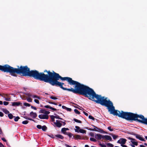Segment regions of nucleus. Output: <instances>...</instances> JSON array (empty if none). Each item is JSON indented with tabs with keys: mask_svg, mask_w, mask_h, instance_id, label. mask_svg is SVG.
<instances>
[{
	"mask_svg": "<svg viewBox=\"0 0 147 147\" xmlns=\"http://www.w3.org/2000/svg\"><path fill=\"white\" fill-rule=\"evenodd\" d=\"M62 108L63 109H67V107H66L65 106H64V105H63L62 106Z\"/></svg>",
	"mask_w": 147,
	"mask_h": 147,
	"instance_id": "57",
	"label": "nucleus"
},
{
	"mask_svg": "<svg viewBox=\"0 0 147 147\" xmlns=\"http://www.w3.org/2000/svg\"><path fill=\"white\" fill-rule=\"evenodd\" d=\"M12 105L13 106H18L21 104V103L20 102H12Z\"/></svg>",
	"mask_w": 147,
	"mask_h": 147,
	"instance_id": "14",
	"label": "nucleus"
},
{
	"mask_svg": "<svg viewBox=\"0 0 147 147\" xmlns=\"http://www.w3.org/2000/svg\"><path fill=\"white\" fill-rule=\"evenodd\" d=\"M78 132H80L83 134H86V131L83 129H80L79 130Z\"/></svg>",
	"mask_w": 147,
	"mask_h": 147,
	"instance_id": "20",
	"label": "nucleus"
},
{
	"mask_svg": "<svg viewBox=\"0 0 147 147\" xmlns=\"http://www.w3.org/2000/svg\"><path fill=\"white\" fill-rule=\"evenodd\" d=\"M52 120V121L53 122H54L55 121V118L54 116L53 115H51L50 116Z\"/></svg>",
	"mask_w": 147,
	"mask_h": 147,
	"instance_id": "34",
	"label": "nucleus"
},
{
	"mask_svg": "<svg viewBox=\"0 0 147 147\" xmlns=\"http://www.w3.org/2000/svg\"><path fill=\"white\" fill-rule=\"evenodd\" d=\"M78 82L69 77H62L59 74L53 71L48 83L53 86H59L63 90L74 93Z\"/></svg>",
	"mask_w": 147,
	"mask_h": 147,
	"instance_id": "1",
	"label": "nucleus"
},
{
	"mask_svg": "<svg viewBox=\"0 0 147 147\" xmlns=\"http://www.w3.org/2000/svg\"><path fill=\"white\" fill-rule=\"evenodd\" d=\"M74 138L75 139H81V136L78 135H75L74 136Z\"/></svg>",
	"mask_w": 147,
	"mask_h": 147,
	"instance_id": "18",
	"label": "nucleus"
},
{
	"mask_svg": "<svg viewBox=\"0 0 147 147\" xmlns=\"http://www.w3.org/2000/svg\"><path fill=\"white\" fill-rule=\"evenodd\" d=\"M3 134V131H2V130L1 129V128H0V134Z\"/></svg>",
	"mask_w": 147,
	"mask_h": 147,
	"instance_id": "59",
	"label": "nucleus"
},
{
	"mask_svg": "<svg viewBox=\"0 0 147 147\" xmlns=\"http://www.w3.org/2000/svg\"><path fill=\"white\" fill-rule=\"evenodd\" d=\"M32 97L34 98H37L39 99H40V97L38 96L35 94L33 95Z\"/></svg>",
	"mask_w": 147,
	"mask_h": 147,
	"instance_id": "28",
	"label": "nucleus"
},
{
	"mask_svg": "<svg viewBox=\"0 0 147 147\" xmlns=\"http://www.w3.org/2000/svg\"><path fill=\"white\" fill-rule=\"evenodd\" d=\"M3 104L4 105H7L9 104V102H7L4 101L3 102Z\"/></svg>",
	"mask_w": 147,
	"mask_h": 147,
	"instance_id": "47",
	"label": "nucleus"
},
{
	"mask_svg": "<svg viewBox=\"0 0 147 147\" xmlns=\"http://www.w3.org/2000/svg\"><path fill=\"white\" fill-rule=\"evenodd\" d=\"M45 111H46L45 109H40V111H39V113L45 114Z\"/></svg>",
	"mask_w": 147,
	"mask_h": 147,
	"instance_id": "26",
	"label": "nucleus"
},
{
	"mask_svg": "<svg viewBox=\"0 0 147 147\" xmlns=\"http://www.w3.org/2000/svg\"><path fill=\"white\" fill-rule=\"evenodd\" d=\"M131 134L134 135L135 136L136 138L144 142L146 141V140L144 139L142 137H141L140 135L135 133H133Z\"/></svg>",
	"mask_w": 147,
	"mask_h": 147,
	"instance_id": "8",
	"label": "nucleus"
},
{
	"mask_svg": "<svg viewBox=\"0 0 147 147\" xmlns=\"http://www.w3.org/2000/svg\"><path fill=\"white\" fill-rule=\"evenodd\" d=\"M48 135L49 137H50L51 138H55V137L54 135L52 134H49Z\"/></svg>",
	"mask_w": 147,
	"mask_h": 147,
	"instance_id": "37",
	"label": "nucleus"
},
{
	"mask_svg": "<svg viewBox=\"0 0 147 147\" xmlns=\"http://www.w3.org/2000/svg\"><path fill=\"white\" fill-rule=\"evenodd\" d=\"M107 109L110 114L118 116L119 117L125 119L127 121H134L140 123L141 115H139L132 113L127 112H124L123 111H119L115 110L113 103L111 101L107 107Z\"/></svg>",
	"mask_w": 147,
	"mask_h": 147,
	"instance_id": "4",
	"label": "nucleus"
},
{
	"mask_svg": "<svg viewBox=\"0 0 147 147\" xmlns=\"http://www.w3.org/2000/svg\"><path fill=\"white\" fill-rule=\"evenodd\" d=\"M140 147H146L145 146L142 145H140Z\"/></svg>",
	"mask_w": 147,
	"mask_h": 147,
	"instance_id": "64",
	"label": "nucleus"
},
{
	"mask_svg": "<svg viewBox=\"0 0 147 147\" xmlns=\"http://www.w3.org/2000/svg\"><path fill=\"white\" fill-rule=\"evenodd\" d=\"M24 105L25 106L30 107V105L28 103H24Z\"/></svg>",
	"mask_w": 147,
	"mask_h": 147,
	"instance_id": "39",
	"label": "nucleus"
},
{
	"mask_svg": "<svg viewBox=\"0 0 147 147\" xmlns=\"http://www.w3.org/2000/svg\"><path fill=\"white\" fill-rule=\"evenodd\" d=\"M75 127L76 128V129H75V132H78V131H79L78 130H79L80 129V127L79 126H76Z\"/></svg>",
	"mask_w": 147,
	"mask_h": 147,
	"instance_id": "27",
	"label": "nucleus"
},
{
	"mask_svg": "<svg viewBox=\"0 0 147 147\" xmlns=\"http://www.w3.org/2000/svg\"><path fill=\"white\" fill-rule=\"evenodd\" d=\"M107 146H110L111 147H113L114 146V145L113 144L110 143H107Z\"/></svg>",
	"mask_w": 147,
	"mask_h": 147,
	"instance_id": "32",
	"label": "nucleus"
},
{
	"mask_svg": "<svg viewBox=\"0 0 147 147\" xmlns=\"http://www.w3.org/2000/svg\"><path fill=\"white\" fill-rule=\"evenodd\" d=\"M3 112L6 114L9 113V111L6 109H5L4 111H3Z\"/></svg>",
	"mask_w": 147,
	"mask_h": 147,
	"instance_id": "41",
	"label": "nucleus"
},
{
	"mask_svg": "<svg viewBox=\"0 0 147 147\" xmlns=\"http://www.w3.org/2000/svg\"><path fill=\"white\" fill-rule=\"evenodd\" d=\"M103 139H105L110 141H111L112 140V139L111 137L108 135H103Z\"/></svg>",
	"mask_w": 147,
	"mask_h": 147,
	"instance_id": "13",
	"label": "nucleus"
},
{
	"mask_svg": "<svg viewBox=\"0 0 147 147\" xmlns=\"http://www.w3.org/2000/svg\"><path fill=\"white\" fill-rule=\"evenodd\" d=\"M54 115H55V116H54V117H55V118L59 119V116L57 115L56 114H54Z\"/></svg>",
	"mask_w": 147,
	"mask_h": 147,
	"instance_id": "40",
	"label": "nucleus"
},
{
	"mask_svg": "<svg viewBox=\"0 0 147 147\" xmlns=\"http://www.w3.org/2000/svg\"><path fill=\"white\" fill-rule=\"evenodd\" d=\"M92 126L94 127V128L92 129V128H90L88 129V130H90V131H98V132H100L101 133H105L106 134L107 133V132H105L102 129L100 128H98V127L95 126L94 125H92Z\"/></svg>",
	"mask_w": 147,
	"mask_h": 147,
	"instance_id": "6",
	"label": "nucleus"
},
{
	"mask_svg": "<svg viewBox=\"0 0 147 147\" xmlns=\"http://www.w3.org/2000/svg\"><path fill=\"white\" fill-rule=\"evenodd\" d=\"M73 120L76 122L79 123H82V122L81 121L78 120L77 119H76L75 118H74Z\"/></svg>",
	"mask_w": 147,
	"mask_h": 147,
	"instance_id": "25",
	"label": "nucleus"
},
{
	"mask_svg": "<svg viewBox=\"0 0 147 147\" xmlns=\"http://www.w3.org/2000/svg\"><path fill=\"white\" fill-rule=\"evenodd\" d=\"M36 127L38 129H40L42 128V126H41V125H37Z\"/></svg>",
	"mask_w": 147,
	"mask_h": 147,
	"instance_id": "44",
	"label": "nucleus"
},
{
	"mask_svg": "<svg viewBox=\"0 0 147 147\" xmlns=\"http://www.w3.org/2000/svg\"><path fill=\"white\" fill-rule=\"evenodd\" d=\"M103 136L100 134H96L95 136V138L97 139L100 140L101 139H103Z\"/></svg>",
	"mask_w": 147,
	"mask_h": 147,
	"instance_id": "12",
	"label": "nucleus"
},
{
	"mask_svg": "<svg viewBox=\"0 0 147 147\" xmlns=\"http://www.w3.org/2000/svg\"><path fill=\"white\" fill-rule=\"evenodd\" d=\"M127 141V140L124 138H121L118 140L117 143L119 144H125Z\"/></svg>",
	"mask_w": 147,
	"mask_h": 147,
	"instance_id": "11",
	"label": "nucleus"
},
{
	"mask_svg": "<svg viewBox=\"0 0 147 147\" xmlns=\"http://www.w3.org/2000/svg\"><path fill=\"white\" fill-rule=\"evenodd\" d=\"M1 140L5 142H7V140H6V139H5V138H1Z\"/></svg>",
	"mask_w": 147,
	"mask_h": 147,
	"instance_id": "56",
	"label": "nucleus"
},
{
	"mask_svg": "<svg viewBox=\"0 0 147 147\" xmlns=\"http://www.w3.org/2000/svg\"><path fill=\"white\" fill-rule=\"evenodd\" d=\"M42 130L44 131H45L47 129V127L45 125H43L42 127Z\"/></svg>",
	"mask_w": 147,
	"mask_h": 147,
	"instance_id": "23",
	"label": "nucleus"
},
{
	"mask_svg": "<svg viewBox=\"0 0 147 147\" xmlns=\"http://www.w3.org/2000/svg\"><path fill=\"white\" fill-rule=\"evenodd\" d=\"M90 141H93L94 142H96V140L93 138H90Z\"/></svg>",
	"mask_w": 147,
	"mask_h": 147,
	"instance_id": "36",
	"label": "nucleus"
},
{
	"mask_svg": "<svg viewBox=\"0 0 147 147\" xmlns=\"http://www.w3.org/2000/svg\"><path fill=\"white\" fill-rule=\"evenodd\" d=\"M50 113V112L49 111H46L45 114V115H48Z\"/></svg>",
	"mask_w": 147,
	"mask_h": 147,
	"instance_id": "48",
	"label": "nucleus"
},
{
	"mask_svg": "<svg viewBox=\"0 0 147 147\" xmlns=\"http://www.w3.org/2000/svg\"><path fill=\"white\" fill-rule=\"evenodd\" d=\"M74 111L76 114H80V112L77 109H75L74 110Z\"/></svg>",
	"mask_w": 147,
	"mask_h": 147,
	"instance_id": "33",
	"label": "nucleus"
},
{
	"mask_svg": "<svg viewBox=\"0 0 147 147\" xmlns=\"http://www.w3.org/2000/svg\"><path fill=\"white\" fill-rule=\"evenodd\" d=\"M140 119L141 120H139L140 123L147 125V118H145L143 115H141Z\"/></svg>",
	"mask_w": 147,
	"mask_h": 147,
	"instance_id": "7",
	"label": "nucleus"
},
{
	"mask_svg": "<svg viewBox=\"0 0 147 147\" xmlns=\"http://www.w3.org/2000/svg\"><path fill=\"white\" fill-rule=\"evenodd\" d=\"M88 118L89 119H92L93 120H94L95 119V118L94 117H92V116L90 115L89 116Z\"/></svg>",
	"mask_w": 147,
	"mask_h": 147,
	"instance_id": "38",
	"label": "nucleus"
},
{
	"mask_svg": "<svg viewBox=\"0 0 147 147\" xmlns=\"http://www.w3.org/2000/svg\"><path fill=\"white\" fill-rule=\"evenodd\" d=\"M22 67L21 66L19 68H15L8 64L0 65V70L4 72L9 73L11 76L16 77L17 76L16 74L21 75Z\"/></svg>",
	"mask_w": 147,
	"mask_h": 147,
	"instance_id": "5",
	"label": "nucleus"
},
{
	"mask_svg": "<svg viewBox=\"0 0 147 147\" xmlns=\"http://www.w3.org/2000/svg\"><path fill=\"white\" fill-rule=\"evenodd\" d=\"M14 118H15L14 120L15 121H17L19 119H20V117L18 116H17L16 117H15Z\"/></svg>",
	"mask_w": 147,
	"mask_h": 147,
	"instance_id": "29",
	"label": "nucleus"
},
{
	"mask_svg": "<svg viewBox=\"0 0 147 147\" xmlns=\"http://www.w3.org/2000/svg\"><path fill=\"white\" fill-rule=\"evenodd\" d=\"M111 136L113 137V138L114 139H115L118 137V136H116L114 134H112Z\"/></svg>",
	"mask_w": 147,
	"mask_h": 147,
	"instance_id": "35",
	"label": "nucleus"
},
{
	"mask_svg": "<svg viewBox=\"0 0 147 147\" xmlns=\"http://www.w3.org/2000/svg\"><path fill=\"white\" fill-rule=\"evenodd\" d=\"M48 103L50 104H54L55 105H57V103L54 102H52L51 101H49V102H48Z\"/></svg>",
	"mask_w": 147,
	"mask_h": 147,
	"instance_id": "43",
	"label": "nucleus"
},
{
	"mask_svg": "<svg viewBox=\"0 0 147 147\" xmlns=\"http://www.w3.org/2000/svg\"><path fill=\"white\" fill-rule=\"evenodd\" d=\"M34 102L38 104H39V100H37V99H35L34 100Z\"/></svg>",
	"mask_w": 147,
	"mask_h": 147,
	"instance_id": "45",
	"label": "nucleus"
},
{
	"mask_svg": "<svg viewBox=\"0 0 147 147\" xmlns=\"http://www.w3.org/2000/svg\"><path fill=\"white\" fill-rule=\"evenodd\" d=\"M28 120H31V121H34V122H35V121L34 120H33V119H31L30 118H28Z\"/></svg>",
	"mask_w": 147,
	"mask_h": 147,
	"instance_id": "61",
	"label": "nucleus"
},
{
	"mask_svg": "<svg viewBox=\"0 0 147 147\" xmlns=\"http://www.w3.org/2000/svg\"><path fill=\"white\" fill-rule=\"evenodd\" d=\"M27 100L28 102H32V99L28 97L27 98Z\"/></svg>",
	"mask_w": 147,
	"mask_h": 147,
	"instance_id": "30",
	"label": "nucleus"
},
{
	"mask_svg": "<svg viewBox=\"0 0 147 147\" xmlns=\"http://www.w3.org/2000/svg\"><path fill=\"white\" fill-rule=\"evenodd\" d=\"M4 146L3 144L1 143L0 142V147H4Z\"/></svg>",
	"mask_w": 147,
	"mask_h": 147,
	"instance_id": "58",
	"label": "nucleus"
},
{
	"mask_svg": "<svg viewBox=\"0 0 147 147\" xmlns=\"http://www.w3.org/2000/svg\"><path fill=\"white\" fill-rule=\"evenodd\" d=\"M83 113H84V114L85 115H86V116H88V113H87L86 112H85L84 111L83 112Z\"/></svg>",
	"mask_w": 147,
	"mask_h": 147,
	"instance_id": "54",
	"label": "nucleus"
},
{
	"mask_svg": "<svg viewBox=\"0 0 147 147\" xmlns=\"http://www.w3.org/2000/svg\"><path fill=\"white\" fill-rule=\"evenodd\" d=\"M3 113L1 112H0V116L2 117L3 116Z\"/></svg>",
	"mask_w": 147,
	"mask_h": 147,
	"instance_id": "53",
	"label": "nucleus"
},
{
	"mask_svg": "<svg viewBox=\"0 0 147 147\" xmlns=\"http://www.w3.org/2000/svg\"><path fill=\"white\" fill-rule=\"evenodd\" d=\"M66 135H68L70 138L73 135V134H72L69 132L66 133Z\"/></svg>",
	"mask_w": 147,
	"mask_h": 147,
	"instance_id": "24",
	"label": "nucleus"
},
{
	"mask_svg": "<svg viewBox=\"0 0 147 147\" xmlns=\"http://www.w3.org/2000/svg\"><path fill=\"white\" fill-rule=\"evenodd\" d=\"M51 72L45 70L43 72L39 73L36 70H30L27 66H22L21 71L22 76H28L36 80L48 83Z\"/></svg>",
	"mask_w": 147,
	"mask_h": 147,
	"instance_id": "3",
	"label": "nucleus"
},
{
	"mask_svg": "<svg viewBox=\"0 0 147 147\" xmlns=\"http://www.w3.org/2000/svg\"><path fill=\"white\" fill-rule=\"evenodd\" d=\"M61 121H59L58 120H56V122H55V123H59L60 122H61Z\"/></svg>",
	"mask_w": 147,
	"mask_h": 147,
	"instance_id": "63",
	"label": "nucleus"
},
{
	"mask_svg": "<svg viewBox=\"0 0 147 147\" xmlns=\"http://www.w3.org/2000/svg\"><path fill=\"white\" fill-rule=\"evenodd\" d=\"M30 116L32 117L33 118H35L37 116V115L36 113H34L32 111L30 113Z\"/></svg>",
	"mask_w": 147,
	"mask_h": 147,
	"instance_id": "15",
	"label": "nucleus"
},
{
	"mask_svg": "<svg viewBox=\"0 0 147 147\" xmlns=\"http://www.w3.org/2000/svg\"><path fill=\"white\" fill-rule=\"evenodd\" d=\"M38 117L41 119H49V116L47 115L44 114L40 115H38Z\"/></svg>",
	"mask_w": 147,
	"mask_h": 147,
	"instance_id": "9",
	"label": "nucleus"
},
{
	"mask_svg": "<svg viewBox=\"0 0 147 147\" xmlns=\"http://www.w3.org/2000/svg\"><path fill=\"white\" fill-rule=\"evenodd\" d=\"M90 135L92 137H94V134L92 132L90 133Z\"/></svg>",
	"mask_w": 147,
	"mask_h": 147,
	"instance_id": "51",
	"label": "nucleus"
},
{
	"mask_svg": "<svg viewBox=\"0 0 147 147\" xmlns=\"http://www.w3.org/2000/svg\"><path fill=\"white\" fill-rule=\"evenodd\" d=\"M8 117L10 119H12L13 117H15V116H13L11 113H9L8 115Z\"/></svg>",
	"mask_w": 147,
	"mask_h": 147,
	"instance_id": "21",
	"label": "nucleus"
},
{
	"mask_svg": "<svg viewBox=\"0 0 147 147\" xmlns=\"http://www.w3.org/2000/svg\"><path fill=\"white\" fill-rule=\"evenodd\" d=\"M24 118H25V119H28V118H29V117H28L27 116H25L24 117Z\"/></svg>",
	"mask_w": 147,
	"mask_h": 147,
	"instance_id": "62",
	"label": "nucleus"
},
{
	"mask_svg": "<svg viewBox=\"0 0 147 147\" xmlns=\"http://www.w3.org/2000/svg\"><path fill=\"white\" fill-rule=\"evenodd\" d=\"M100 145L101 146V147H106V146L105 144H100Z\"/></svg>",
	"mask_w": 147,
	"mask_h": 147,
	"instance_id": "49",
	"label": "nucleus"
},
{
	"mask_svg": "<svg viewBox=\"0 0 147 147\" xmlns=\"http://www.w3.org/2000/svg\"><path fill=\"white\" fill-rule=\"evenodd\" d=\"M61 122L63 123V125H65L66 124V123L65 122H63V121H61Z\"/></svg>",
	"mask_w": 147,
	"mask_h": 147,
	"instance_id": "60",
	"label": "nucleus"
},
{
	"mask_svg": "<svg viewBox=\"0 0 147 147\" xmlns=\"http://www.w3.org/2000/svg\"><path fill=\"white\" fill-rule=\"evenodd\" d=\"M29 122V121L27 120L23 121L22 122V123L23 124H26Z\"/></svg>",
	"mask_w": 147,
	"mask_h": 147,
	"instance_id": "31",
	"label": "nucleus"
},
{
	"mask_svg": "<svg viewBox=\"0 0 147 147\" xmlns=\"http://www.w3.org/2000/svg\"><path fill=\"white\" fill-rule=\"evenodd\" d=\"M108 129L110 131H113V129L111 128V127L109 126L108 127Z\"/></svg>",
	"mask_w": 147,
	"mask_h": 147,
	"instance_id": "46",
	"label": "nucleus"
},
{
	"mask_svg": "<svg viewBox=\"0 0 147 147\" xmlns=\"http://www.w3.org/2000/svg\"><path fill=\"white\" fill-rule=\"evenodd\" d=\"M33 95L29 93L27 94V96L29 97H32Z\"/></svg>",
	"mask_w": 147,
	"mask_h": 147,
	"instance_id": "55",
	"label": "nucleus"
},
{
	"mask_svg": "<svg viewBox=\"0 0 147 147\" xmlns=\"http://www.w3.org/2000/svg\"><path fill=\"white\" fill-rule=\"evenodd\" d=\"M50 98L53 100H56L57 99V98L53 96H51L50 97Z\"/></svg>",
	"mask_w": 147,
	"mask_h": 147,
	"instance_id": "42",
	"label": "nucleus"
},
{
	"mask_svg": "<svg viewBox=\"0 0 147 147\" xmlns=\"http://www.w3.org/2000/svg\"><path fill=\"white\" fill-rule=\"evenodd\" d=\"M55 137L58 138L63 139L64 138V137L62 135L60 134H57L55 136Z\"/></svg>",
	"mask_w": 147,
	"mask_h": 147,
	"instance_id": "19",
	"label": "nucleus"
},
{
	"mask_svg": "<svg viewBox=\"0 0 147 147\" xmlns=\"http://www.w3.org/2000/svg\"><path fill=\"white\" fill-rule=\"evenodd\" d=\"M74 93L83 95L90 100L107 107L111 101L107 100V98L104 96L96 94L92 89L78 82Z\"/></svg>",
	"mask_w": 147,
	"mask_h": 147,
	"instance_id": "2",
	"label": "nucleus"
},
{
	"mask_svg": "<svg viewBox=\"0 0 147 147\" xmlns=\"http://www.w3.org/2000/svg\"><path fill=\"white\" fill-rule=\"evenodd\" d=\"M44 107L46 108L50 109L53 111H56L57 110V109H56L53 108L51 107L49 105H45Z\"/></svg>",
	"mask_w": 147,
	"mask_h": 147,
	"instance_id": "16",
	"label": "nucleus"
},
{
	"mask_svg": "<svg viewBox=\"0 0 147 147\" xmlns=\"http://www.w3.org/2000/svg\"><path fill=\"white\" fill-rule=\"evenodd\" d=\"M67 111H71V108H67L66 109Z\"/></svg>",
	"mask_w": 147,
	"mask_h": 147,
	"instance_id": "50",
	"label": "nucleus"
},
{
	"mask_svg": "<svg viewBox=\"0 0 147 147\" xmlns=\"http://www.w3.org/2000/svg\"><path fill=\"white\" fill-rule=\"evenodd\" d=\"M31 108L32 109H33L35 110H36L37 109L36 107L33 106H31Z\"/></svg>",
	"mask_w": 147,
	"mask_h": 147,
	"instance_id": "52",
	"label": "nucleus"
},
{
	"mask_svg": "<svg viewBox=\"0 0 147 147\" xmlns=\"http://www.w3.org/2000/svg\"><path fill=\"white\" fill-rule=\"evenodd\" d=\"M128 139L131 140V142L133 144H134L133 145H135L136 146L138 145V142L136 141V140L135 139L130 137H129Z\"/></svg>",
	"mask_w": 147,
	"mask_h": 147,
	"instance_id": "10",
	"label": "nucleus"
},
{
	"mask_svg": "<svg viewBox=\"0 0 147 147\" xmlns=\"http://www.w3.org/2000/svg\"><path fill=\"white\" fill-rule=\"evenodd\" d=\"M54 123L56 127H61L62 125V124L60 122L59 123H55V122H54Z\"/></svg>",
	"mask_w": 147,
	"mask_h": 147,
	"instance_id": "17",
	"label": "nucleus"
},
{
	"mask_svg": "<svg viewBox=\"0 0 147 147\" xmlns=\"http://www.w3.org/2000/svg\"><path fill=\"white\" fill-rule=\"evenodd\" d=\"M61 131L62 133H63V134L66 135V133H67V132H66V130L65 129V128L64 127L62 128L61 130Z\"/></svg>",
	"mask_w": 147,
	"mask_h": 147,
	"instance_id": "22",
	"label": "nucleus"
}]
</instances>
